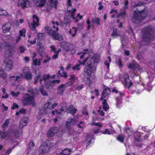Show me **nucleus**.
Returning a JSON list of instances; mask_svg holds the SVG:
<instances>
[{
    "instance_id": "nucleus-26",
    "label": "nucleus",
    "mask_w": 155,
    "mask_h": 155,
    "mask_svg": "<svg viewBox=\"0 0 155 155\" xmlns=\"http://www.w3.org/2000/svg\"><path fill=\"white\" fill-rule=\"evenodd\" d=\"M120 31L117 28H114L113 33L112 34V36L114 38H117L120 35Z\"/></svg>"
},
{
    "instance_id": "nucleus-44",
    "label": "nucleus",
    "mask_w": 155,
    "mask_h": 155,
    "mask_svg": "<svg viewBox=\"0 0 155 155\" xmlns=\"http://www.w3.org/2000/svg\"><path fill=\"white\" fill-rule=\"evenodd\" d=\"M26 32V30L25 28H23L21 30L19 31V34L20 36L25 37V34Z\"/></svg>"
},
{
    "instance_id": "nucleus-56",
    "label": "nucleus",
    "mask_w": 155,
    "mask_h": 155,
    "mask_svg": "<svg viewBox=\"0 0 155 155\" xmlns=\"http://www.w3.org/2000/svg\"><path fill=\"white\" fill-rule=\"evenodd\" d=\"M91 125L92 126L95 125L100 127H102V125L99 123L92 122L91 123Z\"/></svg>"
},
{
    "instance_id": "nucleus-33",
    "label": "nucleus",
    "mask_w": 155,
    "mask_h": 155,
    "mask_svg": "<svg viewBox=\"0 0 155 155\" xmlns=\"http://www.w3.org/2000/svg\"><path fill=\"white\" fill-rule=\"evenodd\" d=\"M68 110L69 113L73 115L76 112L77 110L72 105H71L68 107Z\"/></svg>"
},
{
    "instance_id": "nucleus-17",
    "label": "nucleus",
    "mask_w": 155,
    "mask_h": 155,
    "mask_svg": "<svg viewBox=\"0 0 155 155\" xmlns=\"http://www.w3.org/2000/svg\"><path fill=\"white\" fill-rule=\"evenodd\" d=\"M87 61V59H84L82 62H81L80 60H78V63L72 67L73 70L77 71L80 70V66L82 64L84 65Z\"/></svg>"
},
{
    "instance_id": "nucleus-40",
    "label": "nucleus",
    "mask_w": 155,
    "mask_h": 155,
    "mask_svg": "<svg viewBox=\"0 0 155 155\" xmlns=\"http://www.w3.org/2000/svg\"><path fill=\"white\" fill-rule=\"evenodd\" d=\"M3 93V95L2 96V98L3 99L7 98L8 97V95L5 93L6 90L5 88L2 89Z\"/></svg>"
},
{
    "instance_id": "nucleus-22",
    "label": "nucleus",
    "mask_w": 155,
    "mask_h": 155,
    "mask_svg": "<svg viewBox=\"0 0 155 155\" xmlns=\"http://www.w3.org/2000/svg\"><path fill=\"white\" fill-rule=\"evenodd\" d=\"M58 132L57 128L53 127L50 129L47 133V136L48 137H51L54 136Z\"/></svg>"
},
{
    "instance_id": "nucleus-14",
    "label": "nucleus",
    "mask_w": 155,
    "mask_h": 155,
    "mask_svg": "<svg viewBox=\"0 0 155 155\" xmlns=\"http://www.w3.org/2000/svg\"><path fill=\"white\" fill-rule=\"evenodd\" d=\"M21 79V76L14 75L11 76L9 77V81L12 83V86H15L16 84V83H18L20 81Z\"/></svg>"
},
{
    "instance_id": "nucleus-5",
    "label": "nucleus",
    "mask_w": 155,
    "mask_h": 155,
    "mask_svg": "<svg viewBox=\"0 0 155 155\" xmlns=\"http://www.w3.org/2000/svg\"><path fill=\"white\" fill-rule=\"evenodd\" d=\"M67 5H68V7H67V10L69 12V14L71 15L73 19L77 22L79 20L82 18V16L79 13L77 14L76 18L73 17L75 14L74 12L76 11V9L75 8L71 9V0H68Z\"/></svg>"
},
{
    "instance_id": "nucleus-39",
    "label": "nucleus",
    "mask_w": 155,
    "mask_h": 155,
    "mask_svg": "<svg viewBox=\"0 0 155 155\" xmlns=\"http://www.w3.org/2000/svg\"><path fill=\"white\" fill-rule=\"evenodd\" d=\"M100 19L98 18H93L91 20V22L94 24L96 23L97 25H100Z\"/></svg>"
},
{
    "instance_id": "nucleus-55",
    "label": "nucleus",
    "mask_w": 155,
    "mask_h": 155,
    "mask_svg": "<svg viewBox=\"0 0 155 155\" xmlns=\"http://www.w3.org/2000/svg\"><path fill=\"white\" fill-rule=\"evenodd\" d=\"M101 107H99V109L97 110V111L99 114L102 116H103L104 115V113L103 111L101 110Z\"/></svg>"
},
{
    "instance_id": "nucleus-37",
    "label": "nucleus",
    "mask_w": 155,
    "mask_h": 155,
    "mask_svg": "<svg viewBox=\"0 0 155 155\" xmlns=\"http://www.w3.org/2000/svg\"><path fill=\"white\" fill-rule=\"evenodd\" d=\"M41 59L35 58L33 59L34 65L35 66L40 65L41 64Z\"/></svg>"
},
{
    "instance_id": "nucleus-63",
    "label": "nucleus",
    "mask_w": 155,
    "mask_h": 155,
    "mask_svg": "<svg viewBox=\"0 0 155 155\" xmlns=\"http://www.w3.org/2000/svg\"><path fill=\"white\" fill-rule=\"evenodd\" d=\"M70 20L68 19H66L65 18L64 19V24L66 25H67L69 24L70 23Z\"/></svg>"
},
{
    "instance_id": "nucleus-20",
    "label": "nucleus",
    "mask_w": 155,
    "mask_h": 155,
    "mask_svg": "<svg viewBox=\"0 0 155 155\" xmlns=\"http://www.w3.org/2000/svg\"><path fill=\"white\" fill-rule=\"evenodd\" d=\"M6 68L8 71L11 70L13 68V64L12 61L9 59H6L5 61Z\"/></svg>"
},
{
    "instance_id": "nucleus-58",
    "label": "nucleus",
    "mask_w": 155,
    "mask_h": 155,
    "mask_svg": "<svg viewBox=\"0 0 155 155\" xmlns=\"http://www.w3.org/2000/svg\"><path fill=\"white\" fill-rule=\"evenodd\" d=\"M102 133L104 134H108V135H110L111 134V132L109 131L107 129H105L102 132Z\"/></svg>"
},
{
    "instance_id": "nucleus-38",
    "label": "nucleus",
    "mask_w": 155,
    "mask_h": 155,
    "mask_svg": "<svg viewBox=\"0 0 155 155\" xmlns=\"http://www.w3.org/2000/svg\"><path fill=\"white\" fill-rule=\"evenodd\" d=\"M45 36V34L43 33H39L37 35L38 40L39 41L42 40Z\"/></svg>"
},
{
    "instance_id": "nucleus-36",
    "label": "nucleus",
    "mask_w": 155,
    "mask_h": 155,
    "mask_svg": "<svg viewBox=\"0 0 155 155\" xmlns=\"http://www.w3.org/2000/svg\"><path fill=\"white\" fill-rule=\"evenodd\" d=\"M78 120V116H76L74 117L73 119H70V121L71 124V125H72L76 123L77 121Z\"/></svg>"
},
{
    "instance_id": "nucleus-60",
    "label": "nucleus",
    "mask_w": 155,
    "mask_h": 155,
    "mask_svg": "<svg viewBox=\"0 0 155 155\" xmlns=\"http://www.w3.org/2000/svg\"><path fill=\"white\" fill-rule=\"evenodd\" d=\"M78 126L79 128H82L85 127L86 125L84 124L82 122H80Z\"/></svg>"
},
{
    "instance_id": "nucleus-16",
    "label": "nucleus",
    "mask_w": 155,
    "mask_h": 155,
    "mask_svg": "<svg viewBox=\"0 0 155 155\" xmlns=\"http://www.w3.org/2000/svg\"><path fill=\"white\" fill-rule=\"evenodd\" d=\"M51 2V6L52 7H54L56 8L58 4V2L55 1H53V0H50ZM46 2V0H41L40 2V4L38 5L36 4V5L38 7H41L44 6Z\"/></svg>"
},
{
    "instance_id": "nucleus-24",
    "label": "nucleus",
    "mask_w": 155,
    "mask_h": 155,
    "mask_svg": "<svg viewBox=\"0 0 155 155\" xmlns=\"http://www.w3.org/2000/svg\"><path fill=\"white\" fill-rule=\"evenodd\" d=\"M28 122V119L27 117L22 118L20 121L19 125V128H22L24 126H26Z\"/></svg>"
},
{
    "instance_id": "nucleus-13",
    "label": "nucleus",
    "mask_w": 155,
    "mask_h": 155,
    "mask_svg": "<svg viewBox=\"0 0 155 155\" xmlns=\"http://www.w3.org/2000/svg\"><path fill=\"white\" fill-rule=\"evenodd\" d=\"M31 4L28 0H18L17 6L22 8L28 7L31 6Z\"/></svg>"
},
{
    "instance_id": "nucleus-50",
    "label": "nucleus",
    "mask_w": 155,
    "mask_h": 155,
    "mask_svg": "<svg viewBox=\"0 0 155 155\" xmlns=\"http://www.w3.org/2000/svg\"><path fill=\"white\" fill-rule=\"evenodd\" d=\"M125 9V8L123 7L121 9V13L120 15L123 17H124L126 15Z\"/></svg>"
},
{
    "instance_id": "nucleus-19",
    "label": "nucleus",
    "mask_w": 155,
    "mask_h": 155,
    "mask_svg": "<svg viewBox=\"0 0 155 155\" xmlns=\"http://www.w3.org/2000/svg\"><path fill=\"white\" fill-rule=\"evenodd\" d=\"M150 28L149 27L144 28L143 29V31L145 32V34L147 36V39L148 41L151 40V38H155V35H153L151 33L152 31H150Z\"/></svg>"
},
{
    "instance_id": "nucleus-52",
    "label": "nucleus",
    "mask_w": 155,
    "mask_h": 155,
    "mask_svg": "<svg viewBox=\"0 0 155 155\" xmlns=\"http://www.w3.org/2000/svg\"><path fill=\"white\" fill-rule=\"evenodd\" d=\"M58 73L60 75L61 77H63L64 78H66L67 76L66 73L64 71H62V74H61L60 71H59L58 72Z\"/></svg>"
},
{
    "instance_id": "nucleus-62",
    "label": "nucleus",
    "mask_w": 155,
    "mask_h": 155,
    "mask_svg": "<svg viewBox=\"0 0 155 155\" xmlns=\"http://www.w3.org/2000/svg\"><path fill=\"white\" fill-rule=\"evenodd\" d=\"M50 48L51 49V51L53 52L54 53H55L56 52V48L54 46H51L50 47Z\"/></svg>"
},
{
    "instance_id": "nucleus-23",
    "label": "nucleus",
    "mask_w": 155,
    "mask_h": 155,
    "mask_svg": "<svg viewBox=\"0 0 155 155\" xmlns=\"http://www.w3.org/2000/svg\"><path fill=\"white\" fill-rule=\"evenodd\" d=\"M51 110V104L50 102H47L45 104L44 110L45 113H49Z\"/></svg>"
},
{
    "instance_id": "nucleus-57",
    "label": "nucleus",
    "mask_w": 155,
    "mask_h": 155,
    "mask_svg": "<svg viewBox=\"0 0 155 155\" xmlns=\"http://www.w3.org/2000/svg\"><path fill=\"white\" fill-rule=\"evenodd\" d=\"M144 134V135H143L142 137H143L144 139H147L149 136L150 134L148 132H145V133H143L142 134V135H143Z\"/></svg>"
},
{
    "instance_id": "nucleus-43",
    "label": "nucleus",
    "mask_w": 155,
    "mask_h": 155,
    "mask_svg": "<svg viewBox=\"0 0 155 155\" xmlns=\"http://www.w3.org/2000/svg\"><path fill=\"white\" fill-rule=\"evenodd\" d=\"M64 111L63 109L61 110L59 112H58L57 110H53L52 112V114L53 115H55L58 114H63L64 113Z\"/></svg>"
},
{
    "instance_id": "nucleus-30",
    "label": "nucleus",
    "mask_w": 155,
    "mask_h": 155,
    "mask_svg": "<svg viewBox=\"0 0 155 155\" xmlns=\"http://www.w3.org/2000/svg\"><path fill=\"white\" fill-rule=\"evenodd\" d=\"M0 77L4 79H6L7 77V73L2 68H0Z\"/></svg>"
},
{
    "instance_id": "nucleus-48",
    "label": "nucleus",
    "mask_w": 155,
    "mask_h": 155,
    "mask_svg": "<svg viewBox=\"0 0 155 155\" xmlns=\"http://www.w3.org/2000/svg\"><path fill=\"white\" fill-rule=\"evenodd\" d=\"M40 91L41 94L43 96H46L47 95V92L43 90V87L41 86L40 88Z\"/></svg>"
},
{
    "instance_id": "nucleus-35",
    "label": "nucleus",
    "mask_w": 155,
    "mask_h": 155,
    "mask_svg": "<svg viewBox=\"0 0 155 155\" xmlns=\"http://www.w3.org/2000/svg\"><path fill=\"white\" fill-rule=\"evenodd\" d=\"M53 36L56 39L59 41L62 40V37L61 35H59L58 33V31H56V33L54 34Z\"/></svg>"
},
{
    "instance_id": "nucleus-21",
    "label": "nucleus",
    "mask_w": 155,
    "mask_h": 155,
    "mask_svg": "<svg viewBox=\"0 0 155 155\" xmlns=\"http://www.w3.org/2000/svg\"><path fill=\"white\" fill-rule=\"evenodd\" d=\"M37 49L38 53L41 56L45 54L44 47L41 43H39L38 44Z\"/></svg>"
},
{
    "instance_id": "nucleus-29",
    "label": "nucleus",
    "mask_w": 155,
    "mask_h": 155,
    "mask_svg": "<svg viewBox=\"0 0 155 155\" xmlns=\"http://www.w3.org/2000/svg\"><path fill=\"white\" fill-rule=\"evenodd\" d=\"M11 27V24L9 23H6L3 26L2 29L4 33H6L8 31L10 30Z\"/></svg>"
},
{
    "instance_id": "nucleus-2",
    "label": "nucleus",
    "mask_w": 155,
    "mask_h": 155,
    "mask_svg": "<svg viewBox=\"0 0 155 155\" xmlns=\"http://www.w3.org/2000/svg\"><path fill=\"white\" fill-rule=\"evenodd\" d=\"M49 78L50 76L48 74H39L35 78L34 83L37 84L38 81L39 80L41 85H44L48 89H51L54 86L55 83L58 84L60 82V80H58L51 81L49 80Z\"/></svg>"
},
{
    "instance_id": "nucleus-18",
    "label": "nucleus",
    "mask_w": 155,
    "mask_h": 155,
    "mask_svg": "<svg viewBox=\"0 0 155 155\" xmlns=\"http://www.w3.org/2000/svg\"><path fill=\"white\" fill-rule=\"evenodd\" d=\"M15 48L10 46L8 49H6L5 52V55L6 57H10L12 56L15 53Z\"/></svg>"
},
{
    "instance_id": "nucleus-27",
    "label": "nucleus",
    "mask_w": 155,
    "mask_h": 155,
    "mask_svg": "<svg viewBox=\"0 0 155 155\" xmlns=\"http://www.w3.org/2000/svg\"><path fill=\"white\" fill-rule=\"evenodd\" d=\"M123 78L124 79V81L127 86L128 87H130L131 85L132 84L129 78L128 75L127 74H125Z\"/></svg>"
},
{
    "instance_id": "nucleus-32",
    "label": "nucleus",
    "mask_w": 155,
    "mask_h": 155,
    "mask_svg": "<svg viewBox=\"0 0 155 155\" xmlns=\"http://www.w3.org/2000/svg\"><path fill=\"white\" fill-rule=\"evenodd\" d=\"M71 150L69 148L64 149L60 153V155H69L71 153Z\"/></svg>"
},
{
    "instance_id": "nucleus-45",
    "label": "nucleus",
    "mask_w": 155,
    "mask_h": 155,
    "mask_svg": "<svg viewBox=\"0 0 155 155\" xmlns=\"http://www.w3.org/2000/svg\"><path fill=\"white\" fill-rule=\"evenodd\" d=\"M51 59V58L50 57L48 56V55H46L45 59H44L42 62V63L43 64L48 63Z\"/></svg>"
},
{
    "instance_id": "nucleus-51",
    "label": "nucleus",
    "mask_w": 155,
    "mask_h": 155,
    "mask_svg": "<svg viewBox=\"0 0 155 155\" xmlns=\"http://www.w3.org/2000/svg\"><path fill=\"white\" fill-rule=\"evenodd\" d=\"M0 15L7 16V12L6 11L3 10L2 9H0Z\"/></svg>"
},
{
    "instance_id": "nucleus-9",
    "label": "nucleus",
    "mask_w": 155,
    "mask_h": 155,
    "mask_svg": "<svg viewBox=\"0 0 155 155\" xmlns=\"http://www.w3.org/2000/svg\"><path fill=\"white\" fill-rule=\"evenodd\" d=\"M61 47L63 48L65 51L69 53H72L74 49L73 46L72 44L64 42L61 43Z\"/></svg>"
},
{
    "instance_id": "nucleus-6",
    "label": "nucleus",
    "mask_w": 155,
    "mask_h": 155,
    "mask_svg": "<svg viewBox=\"0 0 155 155\" xmlns=\"http://www.w3.org/2000/svg\"><path fill=\"white\" fill-rule=\"evenodd\" d=\"M52 23L53 25V28L54 30H53L51 27L48 26H46L45 28V30L48 35L53 36L56 33V31H58L59 28L58 27L59 24L58 22L54 21H52Z\"/></svg>"
},
{
    "instance_id": "nucleus-4",
    "label": "nucleus",
    "mask_w": 155,
    "mask_h": 155,
    "mask_svg": "<svg viewBox=\"0 0 155 155\" xmlns=\"http://www.w3.org/2000/svg\"><path fill=\"white\" fill-rule=\"evenodd\" d=\"M134 12L133 20L134 22L137 23L145 18L148 13V11L145 9L140 11L137 10L134 11Z\"/></svg>"
},
{
    "instance_id": "nucleus-41",
    "label": "nucleus",
    "mask_w": 155,
    "mask_h": 155,
    "mask_svg": "<svg viewBox=\"0 0 155 155\" xmlns=\"http://www.w3.org/2000/svg\"><path fill=\"white\" fill-rule=\"evenodd\" d=\"M107 58L108 59V60H106L104 62V64L107 66V68H109L110 63L111 61V59L109 56L107 57Z\"/></svg>"
},
{
    "instance_id": "nucleus-49",
    "label": "nucleus",
    "mask_w": 155,
    "mask_h": 155,
    "mask_svg": "<svg viewBox=\"0 0 155 155\" xmlns=\"http://www.w3.org/2000/svg\"><path fill=\"white\" fill-rule=\"evenodd\" d=\"M127 66L129 68L132 69H134L136 67V65L134 63H129Z\"/></svg>"
},
{
    "instance_id": "nucleus-64",
    "label": "nucleus",
    "mask_w": 155,
    "mask_h": 155,
    "mask_svg": "<svg viewBox=\"0 0 155 155\" xmlns=\"http://www.w3.org/2000/svg\"><path fill=\"white\" fill-rule=\"evenodd\" d=\"M18 104L15 103H14L13 106L12 107V109L13 110H14L15 108H18Z\"/></svg>"
},
{
    "instance_id": "nucleus-28",
    "label": "nucleus",
    "mask_w": 155,
    "mask_h": 155,
    "mask_svg": "<svg viewBox=\"0 0 155 155\" xmlns=\"http://www.w3.org/2000/svg\"><path fill=\"white\" fill-rule=\"evenodd\" d=\"M77 31V28L75 27H73L71 29H70L68 32L71 37H74L76 35Z\"/></svg>"
},
{
    "instance_id": "nucleus-59",
    "label": "nucleus",
    "mask_w": 155,
    "mask_h": 155,
    "mask_svg": "<svg viewBox=\"0 0 155 155\" xmlns=\"http://www.w3.org/2000/svg\"><path fill=\"white\" fill-rule=\"evenodd\" d=\"M117 64L119 67H121L122 66V61L120 58H119L118 61L117 62Z\"/></svg>"
},
{
    "instance_id": "nucleus-1",
    "label": "nucleus",
    "mask_w": 155,
    "mask_h": 155,
    "mask_svg": "<svg viewBox=\"0 0 155 155\" xmlns=\"http://www.w3.org/2000/svg\"><path fill=\"white\" fill-rule=\"evenodd\" d=\"M86 59H87V62L84 69V78L86 83L90 85L93 80L91 74L95 70L97 64L100 61V57L95 55L93 57H88Z\"/></svg>"
},
{
    "instance_id": "nucleus-53",
    "label": "nucleus",
    "mask_w": 155,
    "mask_h": 155,
    "mask_svg": "<svg viewBox=\"0 0 155 155\" xmlns=\"http://www.w3.org/2000/svg\"><path fill=\"white\" fill-rule=\"evenodd\" d=\"M84 52L80 56V58L81 59L83 58L84 57V55L87 54V52L88 51V49H86L83 50Z\"/></svg>"
},
{
    "instance_id": "nucleus-34",
    "label": "nucleus",
    "mask_w": 155,
    "mask_h": 155,
    "mask_svg": "<svg viewBox=\"0 0 155 155\" xmlns=\"http://www.w3.org/2000/svg\"><path fill=\"white\" fill-rule=\"evenodd\" d=\"M107 100L104 99V101L102 103L103 109L105 110L106 111L108 109L109 107L108 104L107 103Z\"/></svg>"
},
{
    "instance_id": "nucleus-3",
    "label": "nucleus",
    "mask_w": 155,
    "mask_h": 155,
    "mask_svg": "<svg viewBox=\"0 0 155 155\" xmlns=\"http://www.w3.org/2000/svg\"><path fill=\"white\" fill-rule=\"evenodd\" d=\"M38 91H33L32 89L28 90V94L24 95L22 100V102L24 105L31 104L32 106L35 105L34 96L36 94L38 93Z\"/></svg>"
},
{
    "instance_id": "nucleus-42",
    "label": "nucleus",
    "mask_w": 155,
    "mask_h": 155,
    "mask_svg": "<svg viewBox=\"0 0 155 155\" xmlns=\"http://www.w3.org/2000/svg\"><path fill=\"white\" fill-rule=\"evenodd\" d=\"M143 3L141 2H140L137 4H136L135 2H133L132 3V6L131 8H135L142 6L143 5Z\"/></svg>"
},
{
    "instance_id": "nucleus-25",
    "label": "nucleus",
    "mask_w": 155,
    "mask_h": 155,
    "mask_svg": "<svg viewBox=\"0 0 155 155\" xmlns=\"http://www.w3.org/2000/svg\"><path fill=\"white\" fill-rule=\"evenodd\" d=\"M66 87V85L64 84H61L58 87L57 93L59 95L62 94H63Z\"/></svg>"
},
{
    "instance_id": "nucleus-54",
    "label": "nucleus",
    "mask_w": 155,
    "mask_h": 155,
    "mask_svg": "<svg viewBox=\"0 0 155 155\" xmlns=\"http://www.w3.org/2000/svg\"><path fill=\"white\" fill-rule=\"evenodd\" d=\"M126 131L129 135H131L132 134V132L131 130L129 127L126 129Z\"/></svg>"
},
{
    "instance_id": "nucleus-8",
    "label": "nucleus",
    "mask_w": 155,
    "mask_h": 155,
    "mask_svg": "<svg viewBox=\"0 0 155 155\" xmlns=\"http://www.w3.org/2000/svg\"><path fill=\"white\" fill-rule=\"evenodd\" d=\"M111 94V91L110 88L106 86L103 87V91L101 93L102 96L100 99L103 101L104 99H108Z\"/></svg>"
},
{
    "instance_id": "nucleus-61",
    "label": "nucleus",
    "mask_w": 155,
    "mask_h": 155,
    "mask_svg": "<svg viewBox=\"0 0 155 155\" xmlns=\"http://www.w3.org/2000/svg\"><path fill=\"white\" fill-rule=\"evenodd\" d=\"M20 51L21 53H23L25 50V48L23 46H21L19 48Z\"/></svg>"
},
{
    "instance_id": "nucleus-31",
    "label": "nucleus",
    "mask_w": 155,
    "mask_h": 155,
    "mask_svg": "<svg viewBox=\"0 0 155 155\" xmlns=\"http://www.w3.org/2000/svg\"><path fill=\"white\" fill-rule=\"evenodd\" d=\"M142 134L140 133H135L134 139L135 140L137 141H140L142 140Z\"/></svg>"
},
{
    "instance_id": "nucleus-12",
    "label": "nucleus",
    "mask_w": 155,
    "mask_h": 155,
    "mask_svg": "<svg viewBox=\"0 0 155 155\" xmlns=\"http://www.w3.org/2000/svg\"><path fill=\"white\" fill-rule=\"evenodd\" d=\"M48 141L44 142L40 147L39 152L42 154L47 153L49 149V146L48 145Z\"/></svg>"
},
{
    "instance_id": "nucleus-10",
    "label": "nucleus",
    "mask_w": 155,
    "mask_h": 155,
    "mask_svg": "<svg viewBox=\"0 0 155 155\" xmlns=\"http://www.w3.org/2000/svg\"><path fill=\"white\" fill-rule=\"evenodd\" d=\"M22 72L21 74L22 77L23 76L27 80H30L32 78V75L30 73L29 69L28 67L23 68L22 69Z\"/></svg>"
},
{
    "instance_id": "nucleus-15",
    "label": "nucleus",
    "mask_w": 155,
    "mask_h": 155,
    "mask_svg": "<svg viewBox=\"0 0 155 155\" xmlns=\"http://www.w3.org/2000/svg\"><path fill=\"white\" fill-rule=\"evenodd\" d=\"M16 134L12 131H10L8 132V133L6 132H1L0 130V135L1 138L2 139L5 138L6 137H13L16 135Z\"/></svg>"
},
{
    "instance_id": "nucleus-7",
    "label": "nucleus",
    "mask_w": 155,
    "mask_h": 155,
    "mask_svg": "<svg viewBox=\"0 0 155 155\" xmlns=\"http://www.w3.org/2000/svg\"><path fill=\"white\" fill-rule=\"evenodd\" d=\"M112 92L113 93H115L114 96L117 105L120 103L122 97L124 95V93L123 92L119 91L115 87L113 88Z\"/></svg>"
},
{
    "instance_id": "nucleus-11",
    "label": "nucleus",
    "mask_w": 155,
    "mask_h": 155,
    "mask_svg": "<svg viewBox=\"0 0 155 155\" xmlns=\"http://www.w3.org/2000/svg\"><path fill=\"white\" fill-rule=\"evenodd\" d=\"M33 23H29V25L30 28L32 30H35V29L36 27L39 25V19L35 15L33 16Z\"/></svg>"
},
{
    "instance_id": "nucleus-47",
    "label": "nucleus",
    "mask_w": 155,
    "mask_h": 155,
    "mask_svg": "<svg viewBox=\"0 0 155 155\" xmlns=\"http://www.w3.org/2000/svg\"><path fill=\"white\" fill-rule=\"evenodd\" d=\"M124 136L123 135H120L117 137V139L121 142H124Z\"/></svg>"
},
{
    "instance_id": "nucleus-46",
    "label": "nucleus",
    "mask_w": 155,
    "mask_h": 155,
    "mask_svg": "<svg viewBox=\"0 0 155 155\" xmlns=\"http://www.w3.org/2000/svg\"><path fill=\"white\" fill-rule=\"evenodd\" d=\"M20 92H15L13 91H12L10 92L11 94L13 97H17L20 94Z\"/></svg>"
}]
</instances>
